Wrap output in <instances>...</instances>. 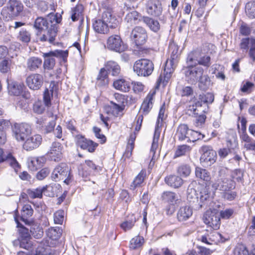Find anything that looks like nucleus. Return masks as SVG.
Returning a JSON list of instances; mask_svg holds the SVG:
<instances>
[{
  "label": "nucleus",
  "instance_id": "nucleus-1",
  "mask_svg": "<svg viewBox=\"0 0 255 255\" xmlns=\"http://www.w3.org/2000/svg\"><path fill=\"white\" fill-rule=\"evenodd\" d=\"M169 52L170 53V58L167 60L165 64L164 70V76L161 75L158 78L157 83L160 84L162 83L164 85L168 82L173 72L177 62L178 53V47L174 43H171L169 46Z\"/></svg>",
  "mask_w": 255,
  "mask_h": 255
},
{
  "label": "nucleus",
  "instance_id": "nucleus-13",
  "mask_svg": "<svg viewBox=\"0 0 255 255\" xmlns=\"http://www.w3.org/2000/svg\"><path fill=\"white\" fill-rule=\"evenodd\" d=\"M107 46L109 49L118 52H122L126 49L121 37L118 35H113L108 38Z\"/></svg>",
  "mask_w": 255,
  "mask_h": 255
},
{
  "label": "nucleus",
  "instance_id": "nucleus-28",
  "mask_svg": "<svg viewBox=\"0 0 255 255\" xmlns=\"http://www.w3.org/2000/svg\"><path fill=\"white\" fill-rule=\"evenodd\" d=\"M190 129L185 124L180 125L177 129L176 137L180 140L187 139Z\"/></svg>",
  "mask_w": 255,
  "mask_h": 255
},
{
  "label": "nucleus",
  "instance_id": "nucleus-56",
  "mask_svg": "<svg viewBox=\"0 0 255 255\" xmlns=\"http://www.w3.org/2000/svg\"><path fill=\"white\" fill-rule=\"evenodd\" d=\"M136 222L135 218L132 217L130 220H126L121 225V228L125 231L130 230L134 226Z\"/></svg>",
  "mask_w": 255,
  "mask_h": 255
},
{
  "label": "nucleus",
  "instance_id": "nucleus-62",
  "mask_svg": "<svg viewBox=\"0 0 255 255\" xmlns=\"http://www.w3.org/2000/svg\"><path fill=\"white\" fill-rule=\"evenodd\" d=\"M234 255H249V251L243 245H238L234 249Z\"/></svg>",
  "mask_w": 255,
  "mask_h": 255
},
{
  "label": "nucleus",
  "instance_id": "nucleus-36",
  "mask_svg": "<svg viewBox=\"0 0 255 255\" xmlns=\"http://www.w3.org/2000/svg\"><path fill=\"white\" fill-rule=\"evenodd\" d=\"M195 175L197 178L206 182H209L211 179L210 173L205 169L199 167H197L195 168Z\"/></svg>",
  "mask_w": 255,
  "mask_h": 255
},
{
  "label": "nucleus",
  "instance_id": "nucleus-55",
  "mask_svg": "<svg viewBox=\"0 0 255 255\" xmlns=\"http://www.w3.org/2000/svg\"><path fill=\"white\" fill-rule=\"evenodd\" d=\"M13 168L16 171L17 168H19V164L15 158L9 153L6 155L5 161Z\"/></svg>",
  "mask_w": 255,
  "mask_h": 255
},
{
  "label": "nucleus",
  "instance_id": "nucleus-47",
  "mask_svg": "<svg viewBox=\"0 0 255 255\" xmlns=\"http://www.w3.org/2000/svg\"><path fill=\"white\" fill-rule=\"evenodd\" d=\"M160 136V132L157 130V128H155L154 135L153 139V142L152 143L150 153L152 154V160L153 159L154 154L156 149L158 147V142Z\"/></svg>",
  "mask_w": 255,
  "mask_h": 255
},
{
  "label": "nucleus",
  "instance_id": "nucleus-15",
  "mask_svg": "<svg viewBox=\"0 0 255 255\" xmlns=\"http://www.w3.org/2000/svg\"><path fill=\"white\" fill-rule=\"evenodd\" d=\"M63 147L57 142H53L47 154L49 158L54 161L61 160L63 155Z\"/></svg>",
  "mask_w": 255,
  "mask_h": 255
},
{
  "label": "nucleus",
  "instance_id": "nucleus-53",
  "mask_svg": "<svg viewBox=\"0 0 255 255\" xmlns=\"http://www.w3.org/2000/svg\"><path fill=\"white\" fill-rule=\"evenodd\" d=\"M11 61L9 59H4L0 62V72L2 73H6L10 70Z\"/></svg>",
  "mask_w": 255,
  "mask_h": 255
},
{
  "label": "nucleus",
  "instance_id": "nucleus-31",
  "mask_svg": "<svg viewBox=\"0 0 255 255\" xmlns=\"http://www.w3.org/2000/svg\"><path fill=\"white\" fill-rule=\"evenodd\" d=\"M42 64V60L38 57H32L27 61V67L31 71H35Z\"/></svg>",
  "mask_w": 255,
  "mask_h": 255
},
{
  "label": "nucleus",
  "instance_id": "nucleus-25",
  "mask_svg": "<svg viewBox=\"0 0 255 255\" xmlns=\"http://www.w3.org/2000/svg\"><path fill=\"white\" fill-rule=\"evenodd\" d=\"M165 182L174 188H178L183 184V179L180 176L175 175H170L165 177Z\"/></svg>",
  "mask_w": 255,
  "mask_h": 255
},
{
  "label": "nucleus",
  "instance_id": "nucleus-4",
  "mask_svg": "<svg viewBox=\"0 0 255 255\" xmlns=\"http://www.w3.org/2000/svg\"><path fill=\"white\" fill-rule=\"evenodd\" d=\"M23 4L19 0H9L6 6L1 11V14L5 18H11L18 16L23 10Z\"/></svg>",
  "mask_w": 255,
  "mask_h": 255
},
{
  "label": "nucleus",
  "instance_id": "nucleus-30",
  "mask_svg": "<svg viewBox=\"0 0 255 255\" xmlns=\"http://www.w3.org/2000/svg\"><path fill=\"white\" fill-rule=\"evenodd\" d=\"M33 210L30 205H25L21 211V220L26 224H29L30 222L28 218L30 217L33 214Z\"/></svg>",
  "mask_w": 255,
  "mask_h": 255
},
{
  "label": "nucleus",
  "instance_id": "nucleus-7",
  "mask_svg": "<svg viewBox=\"0 0 255 255\" xmlns=\"http://www.w3.org/2000/svg\"><path fill=\"white\" fill-rule=\"evenodd\" d=\"M183 70L186 80L191 84H195L204 72L202 68L197 67L192 64H187L186 67L183 68Z\"/></svg>",
  "mask_w": 255,
  "mask_h": 255
},
{
  "label": "nucleus",
  "instance_id": "nucleus-29",
  "mask_svg": "<svg viewBox=\"0 0 255 255\" xmlns=\"http://www.w3.org/2000/svg\"><path fill=\"white\" fill-rule=\"evenodd\" d=\"M93 28L96 32L100 33H105L109 30L108 24L102 19L95 21Z\"/></svg>",
  "mask_w": 255,
  "mask_h": 255
},
{
  "label": "nucleus",
  "instance_id": "nucleus-23",
  "mask_svg": "<svg viewBox=\"0 0 255 255\" xmlns=\"http://www.w3.org/2000/svg\"><path fill=\"white\" fill-rule=\"evenodd\" d=\"M7 88L8 93L10 95L18 96L23 91V85L16 82L7 80Z\"/></svg>",
  "mask_w": 255,
  "mask_h": 255
},
{
  "label": "nucleus",
  "instance_id": "nucleus-39",
  "mask_svg": "<svg viewBox=\"0 0 255 255\" xmlns=\"http://www.w3.org/2000/svg\"><path fill=\"white\" fill-rule=\"evenodd\" d=\"M17 39L24 44H27L30 41L31 34L28 31L21 29L17 34Z\"/></svg>",
  "mask_w": 255,
  "mask_h": 255
},
{
  "label": "nucleus",
  "instance_id": "nucleus-57",
  "mask_svg": "<svg viewBox=\"0 0 255 255\" xmlns=\"http://www.w3.org/2000/svg\"><path fill=\"white\" fill-rule=\"evenodd\" d=\"M190 150V148L189 146L183 145L178 146V148L175 151L174 158L178 157L183 155H185L187 152Z\"/></svg>",
  "mask_w": 255,
  "mask_h": 255
},
{
  "label": "nucleus",
  "instance_id": "nucleus-48",
  "mask_svg": "<svg viewBox=\"0 0 255 255\" xmlns=\"http://www.w3.org/2000/svg\"><path fill=\"white\" fill-rule=\"evenodd\" d=\"M45 187L38 188L33 190H28L27 194L31 198H41Z\"/></svg>",
  "mask_w": 255,
  "mask_h": 255
},
{
  "label": "nucleus",
  "instance_id": "nucleus-63",
  "mask_svg": "<svg viewBox=\"0 0 255 255\" xmlns=\"http://www.w3.org/2000/svg\"><path fill=\"white\" fill-rule=\"evenodd\" d=\"M53 97V91L46 89L43 94V100L45 106L49 107L51 105V99Z\"/></svg>",
  "mask_w": 255,
  "mask_h": 255
},
{
  "label": "nucleus",
  "instance_id": "nucleus-22",
  "mask_svg": "<svg viewBox=\"0 0 255 255\" xmlns=\"http://www.w3.org/2000/svg\"><path fill=\"white\" fill-rule=\"evenodd\" d=\"M109 83L108 72L106 69L102 68L96 78V86L99 88L106 87Z\"/></svg>",
  "mask_w": 255,
  "mask_h": 255
},
{
  "label": "nucleus",
  "instance_id": "nucleus-18",
  "mask_svg": "<svg viewBox=\"0 0 255 255\" xmlns=\"http://www.w3.org/2000/svg\"><path fill=\"white\" fill-rule=\"evenodd\" d=\"M22 230L23 234L21 233V240L20 241V247L26 249L27 251H29L31 253L32 251H37L35 246L32 244L31 241L30 240V238L28 233V229L23 228Z\"/></svg>",
  "mask_w": 255,
  "mask_h": 255
},
{
  "label": "nucleus",
  "instance_id": "nucleus-61",
  "mask_svg": "<svg viewBox=\"0 0 255 255\" xmlns=\"http://www.w3.org/2000/svg\"><path fill=\"white\" fill-rule=\"evenodd\" d=\"M33 110L35 113L41 114L45 111V106L41 101H38L33 104Z\"/></svg>",
  "mask_w": 255,
  "mask_h": 255
},
{
  "label": "nucleus",
  "instance_id": "nucleus-50",
  "mask_svg": "<svg viewBox=\"0 0 255 255\" xmlns=\"http://www.w3.org/2000/svg\"><path fill=\"white\" fill-rule=\"evenodd\" d=\"M46 234L49 238L53 240L58 239L61 236L60 229L58 228H51L47 230Z\"/></svg>",
  "mask_w": 255,
  "mask_h": 255
},
{
  "label": "nucleus",
  "instance_id": "nucleus-49",
  "mask_svg": "<svg viewBox=\"0 0 255 255\" xmlns=\"http://www.w3.org/2000/svg\"><path fill=\"white\" fill-rule=\"evenodd\" d=\"M253 41H255V39L253 38H243L242 40L240 47L243 52H245L246 53L247 52L248 49L253 44Z\"/></svg>",
  "mask_w": 255,
  "mask_h": 255
},
{
  "label": "nucleus",
  "instance_id": "nucleus-3",
  "mask_svg": "<svg viewBox=\"0 0 255 255\" xmlns=\"http://www.w3.org/2000/svg\"><path fill=\"white\" fill-rule=\"evenodd\" d=\"M154 69L152 62L147 59H141L136 61L133 65V70L140 76H148Z\"/></svg>",
  "mask_w": 255,
  "mask_h": 255
},
{
  "label": "nucleus",
  "instance_id": "nucleus-59",
  "mask_svg": "<svg viewBox=\"0 0 255 255\" xmlns=\"http://www.w3.org/2000/svg\"><path fill=\"white\" fill-rule=\"evenodd\" d=\"M203 137L204 135H202L201 133L193 130H190L187 140L193 142L200 139L201 138H203Z\"/></svg>",
  "mask_w": 255,
  "mask_h": 255
},
{
  "label": "nucleus",
  "instance_id": "nucleus-38",
  "mask_svg": "<svg viewBox=\"0 0 255 255\" xmlns=\"http://www.w3.org/2000/svg\"><path fill=\"white\" fill-rule=\"evenodd\" d=\"M201 53L199 51H194L190 53L187 58V64H192L193 65H196L198 64V61L200 60Z\"/></svg>",
  "mask_w": 255,
  "mask_h": 255
},
{
  "label": "nucleus",
  "instance_id": "nucleus-11",
  "mask_svg": "<svg viewBox=\"0 0 255 255\" xmlns=\"http://www.w3.org/2000/svg\"><path fill=\"white\" fill-rule=\"evenodd\" d=\"M202 154L200 157V162L204 166H210L215 162L217 154L215 150L208 146H203L201 147Z\"/></svg>",
  "mask_w": 255,
  "mask_h": 255
},
{
  "label": "nucleus",
  "instance_id": "nucleus-64",
  "mask_svg": "<svg viewBox=\"0 0 255 255\" xmlns=\"http://www.w3.org/2000/svg\"><path fill=\"white\" fill-rule=\"evenodd\" d=\"M64 217V212L63 210H58L54 215V221L55 224H62Z\"/></svg>",
  "mask_w": 255,
  "mask_h": 255
},
{
  "label": "nucleus",
  "instance_id": "nucleus-2",
  "mask_svg": "<svg viewBox=\"0 0 255 255\" xmlns=\"http://www.w3.org/2000/svg\"><path fill=\"white\" fill-rule=\"evenodd\" d=\"M212 187L215 190L221 191L223 194V197L228 200H232L236 196V192L232 191L235 188L234 183L230 179H218L212 183Z\"/></svg>",
  "mask_w": 255,
  "mask_h": 255
},
{
  "label": "nucleus",
  "instance_id": "nucleus-5",
  "mask_svg": "<svg viewBox=\"0 0 255 255\" xmlns=\"http://www.w3.org/2000/svg\"><path fill=\"white\" fill-rule=\"evenodd\" d=\"M53 21H50V27L43 33H37L38 39L41 42L53 43L57 33V24L60 22L56 16H53Z\"/></svg>",
  "mask_w": 255,
  "mask_h": 255
},
{
  "label": "nucleus",
  "instance_id": "nucleus-58",
  "mask_svg": "<svg viewBox=\"0 0 255 255\" xmlns=\"http://www.w3.org/2000/svg\"><path fill=\"white\" fill-rule=\"evenodd\" d=\"M227 146L228 148L234 150L238 146V141L236 134H233L230 138H228L227 141Z\"/></svg>",
  "mask_w": 255,
  "mask_h": 255
},
{
  "label": "nucleus",
  "instance_id": "nucleus-14",
  "mask_svg": "<svg viewBox=\"0 0 255 255\" xmlns=\"http://www.w3.org/2000/svg\"><path fill=\"white\" fill-rule=\"evenodd\" d=\"M42 138L38 134H31L26 137L23 144V148L27 151L32 150L38 147L41 143Z\"/></svg>",
  "mask_w": 255,
  "mask_h": 255
},
{
  "label": "nucleus",
  "instance_id": "nucleus-27",
  "mask_svg": "<svg viewBox=\"0 0 255 255\" xmlns=\"http://www.w3.org/2000/svg\"><path fill=\"white\" fill-rule=\"evenodd\" d=\"M204 112V110L201 109V104L200 101H197L189 105L187 109V114L192 116L199 115Z\"/></svg>",
  "mask_w": 255,
  "mask_h": 255
},
{
  "label": "nucleus",
  "instance_id": "nucleus-44",
  "mask_svg": "<svg viewBox=\"0 0 255 255\" xmlns=\"http://www.w3.org/2000/svg\"><path fill=\"white\" fill-rule=\"evenodd\" d=\"M199 87L202 90H206L210 85V80L207 75H202L198 79Z\"/></svg>",
  "mask_w": 255,
  "mask_h": 255
},
{
  "label": "nucleus",
  "instance_id": "nucleus-40",
  "mask_svg": "<svg viewBox=\"0 0 255 255\" xmlns=\"http://www.w3.org/2000/svg\"><path fill=\"white\" fill-rule=\"evenodd\" d=\"M102 20L106 23H116L117 21L115 16L113 15L112 10L111 9H107L105 10L102 15Z\"/></svg>",
  "mask_w": 255,
  "mask_h": 255
},
{
  "label": "nucleus",
  "instance_id": "nucleus-43",
  "mask_svg": "<svg viewBox=\"0 0 255 255\" xmlns=\"http://www.w3.org/2000/svg\"><path fill=\"white\" fill-rule=\"evenodd\" d=\"M144 243V239L142 237L137 236L133 238L130 241L129 248L135 250L141 247Z\"/></svg>",
  "mask_w": 255,
  "mask_h": 255
},
{
  "label": "nucleus",
  "instance_id": "nucleus-35",
  "mask_svg": "<svg viewBox=\"0 0 255 255\" xmlns=\"http://www.w3.org/2000/svg\"><path fill=\"white\" fill-rule=\"evenodd\" d=\"M106 71L112 73L113 76L118 75L121 71L120 66L114 61H109L105 65Z\"/></svg>",
  "mask_w": 255,
  "mask_h": 255
},
{
  "label": "nucleus",
  "instance_id": "nucleus-60",
  "mask_svg": "<svg viewBox=\"0 0 255 255\" xmlns=\"http://www.w3.org/2000/svg\"><path fill=\"white\" fill-rule=\"evenodd\" d=\"M161 198L165 202H173L175 201L176 196L174 193L166 191L162 194Z\"/></svg>",
  "mask_w": 255,
  "mask_h": 255
},
{
  "label": "nucleus",
  "instance_id": "nucleus-42",
  "mask_svg": "<svg viewBox=\"0 0 255 255\" xmlns=\"http://www.w3.org/2000/svg\"><path fill=\"white\" fill-rule=\"evenodd\" d=\"M245 12L247 16L251 18H255V2H249L246 5Z\"/></svg>",
  "mask_w": 255,
  "mask_h": 255
},
{
  "label": "nucleus",
  "instance_id": "nucleus-33",
  "mask_svg": "<svg viewBox=\"0 0 255 255\" xmlns=\"http://www.w3.org/2000/svg\"><path fill=\"white\" fill-rule=\"evenodd\" d=\"M143 21L154 32H157L160 27L159 22L149 17H143Z\"/></svg>",
  "mask_w": 255,
  "mask_h": 255
},
{
  "label": "nucleus",
  "instance_id": "nucleus-32",
  "mask_svg": "<svg viewBox=\"0 0 255 255\" xmlns=\"http://www.w3.org/2000/svg\"><path fill=\"white\" fill-rule=\"evenodd\" d=\"M145 175L146 171L145 170H141L132 181L130 186V189L134 190L136 187L140 186L144 180Z\"/></svg>",
  "mask_w": 255,
  "mask_h": 255
},
{
  "label": "nucleus",
  "instance_id": "nucleus-41",
  "mask_svg": "<svg viewBox=\"0 0 255 255\" xmlns=\"http://www.w3.org/2000/svg\"><path fill=\"white\" fill-rule=\"evenodd\" d=\"M191 173V168L190 165L186 164L180 165L177 169V173L182 177L189 176Z\"/></svg>",
  "mask_w": 255,
  "mask_h": 255
},
{
  "label": "nucleus",
  "instance_id": "nucleus-34",
  "mask_svg": "<svg viewBox=\"0 0 255 255\" xmlns=\"http://www.w3.org/2000/svg\"><path fill=\"white\" fill-rule=\"evenodd\" d=\"M82 141H79V145L84 149L88 150L89 152H94L96 147L98 146V144L94 143L90 140L82 138Z\"/></svg>",
  "mask_w": 255,
  "mask_h": 255
},
{
  "label": "nucleus",
  "instance_id": "nucleus-8",
  "mask_svg": "<svg viewBox=\"0 0 255 255\" xmlns=\"http://www.w3.org/2000/svg\"><path fill=\"white\" fill-rule=\"evenodd\" d=\"M68 55V52L67 50L63 51L61 50H56L43 53V56L45 58L43 64L44 68L48 70H51L54 68L55 64V60L53 57V56L61 57L65 60V59L67 58Z\"/></svg>",
  "mask_w": 255,
  "mask_h": 255
},
{
  "label": "nucleus",
  "instance_id": "nucleus-52",
  "mask_svg": "<svg viewBox=\"0 0 255 255\" xmlns=\"http://www.w3.org/2000/svg\"><path fill=\"white\" fill-rule=\"evenodd\" d=\"M138 17V13L136 11H132L128 13L125 17V20L131 24H135Z\"/></svg>",
  "mask_w": 255,
  "mask_h": 255
},
{
  "label": "nucleus",
  "instance_id": "nucleus-19",
  "mask_svg": "<svg viewBox=\"0 0 255 255\" xmlns=\"http://www.w3.org/2000/svg\"><path fill=\"white\" fill-rule=\"evenodd\" d=\"M156 94L155 89L151 90L144 100L140 108V111L144 115H147L153 106L154 97Z\"/></svg>",
  "mask_w": 255,
  "mask_h": 255
},
{
  "label": "nucleus",
  "instance_id": "nucleus-16",
  "mask_svg": "<svg viewBox=\"0 0 255 255\" xmlns=\"http://www.w3.org/2000/svg\"><path fill=\"white\" fill-rule=\"evenodd\" d=\"M43 76L39 74H31L26 80L28 87L33 90H37L40 88L43 84Z\"/></svg>",
  "mask_w": 255,
  "mask_h": 255
},
{
  "label": "nucleus",
  "instance_id": "nucleus-9",
  "mask_svg": "<svg viewBox=\"0 0 255 255\" xmlns=\"http://www.w3.org/2000/svg\"><path fill=\"white\" fill-rule=\"evenodd\" d=\"M204 223L214 230H217L220 226V215L215 209L207 210L204 215Z\"/></svg>",
  "mask_w": 255,
  "mask_h": 255
},
{
  "label": "nucleus",
  "instance_id": "nucleus-12",
  "mask_svg": "<svg viewBox=\"0 0 255 255\" xmlns=\"http://www.w3.org/2000/svg\"><path fill=\"white\" fill-rule=\"evenodd\" d=\"M130 38L136 45H142L146 42L147 35L145 30L141 27L136 26L130 33Z\"/></svg>",
  "mask_w": 255,
  "mask_h": 255
},
{
  "label": "nucleus",
  "instance_id": "nucleus-6",
  "mask_svg": "<svg viewBox=\"0 0 255 255\" xmlns=\"http://www.w3.org/2000/svg\"><path fill=\"white\" fill-rule=\"evenodd\" d=\"M51 177L55 181L61 180L66 184H69L71 181V175L68 166L63 163L58 165L54 169Z\"/></svg>",
  "mask_w": 255,
  "mask_h": 255
},
{
  "label": "nucleus",
  "instance_id": "nucleus-26",
  "mask_svg": "<svg viewBox=\"0 0 255 255\" xmlns=\"http://www.w3.org/2000/svg\"><path fill=\"white\" fill-rule=\"evenodd\" d=\"M113 85L116 89L124 92H128L130 89L129 82L124 79H120L114 81Z\"/></svg>",
  "mask_w": 255,
  "mask_h": 255
},
{
  "label": "nucleus",
  "instance_id": "nucleus-17",
  "mask_svg": "<svg viewBox=\"0 0 255 255\" xmlns=\"http://www.w3.org/2000/svg\"><path fill=\"white\" fill-rule=\"evenodd\" d=\"M146 9L149 14L154 16L160 15L162 11L161 4L157 0H148L146 5Z\"/></svg>",
  "mask_w": 255,
  "mask_h": 255
},
{
  "label": "nucleus",
  "instance_id": "nucleus-45",
  "mask_svg": "<svg viewBox=\"0 0 255 255\" xmlns=\"http://www.w3.org/2000/svg\"><path fill=\"white\" fill-rule=\"evenodd\" d=\"M241 139L244 148L247 150H251L254 143V142H252V138L247 133H243L241 136Z\"/></svg>",
  "mask_w": 255,
  "mask_h": 255
},
{
  "label": "nucleus",
  "instance_id": "nucleus-20",
  "mask_svg": "<svg viewBox=\"0 0 255 255\" xmlns=\"http://www.w3.org/2000/svg\"><path fill=\"white\" fill-rule=\"evenodd\" d=\"M187 199L189 202L196 206V208H200L202 207L199 201L198 194L196 190L193 187V184L190 185L187 189Z\"/></svg>",
  "mask_w": 255,
  "mask_h": 255
},
{
  "label": "nucleus",
  "instance_id": "nucleus-24",
  "mask_svg": "<svg viewBox=\"0 0 255 255\" xmlns=\"http://www.w3.org/2000/svg\"><path fill=\"white\" fill-rule=\"evenodd\" d=\"M192 214V209L189 206H183L178 211L177 219L179 221L183 222L188 219Z\"/></svg>",
  "mask_w": 255,
  "mask_h": 255
},
{
  "label": "nucleus",
  "instance_id": "nucleus-21",
  "mask_svg": "<svg viewBox=\"0 0 255 255\" xmlns=\"http://www.w3.org/2000/svg\"><path fill=\"white\" fill-rule=\"evenodd\" d=\"M53 16L55 15H51L50 16V20L48 21L47 19L44 18L42 17H37L34 22V27L39 31L45 30L50 27L51 22L53 21L52 19Z\"/></svg>",
  "mask_w": 255,
  "mask_h": 255
},
{
  "label": "nucleus",
  "instance_id": "nucleus-46",
  "mask_svg": "<svg viewBox=\"0 0 255 255\" xmlns=\"http://www.w3.org/2000/svg\"><path fill=\"white\" fill-rule=\"evenodd\" d=\"M199 100L201 104H211L214 100V96L211 93H207L206 94H200L199 96Z\"/></svg>",
  "mask_w": 255,
  "mask_h": 255
},
{
  "label": "nucleus",
  "instance_id": "nucleus-37",
  "mask_svg": "<svg viewBox=\"0 0 255 255\" xmlns=\"http://www.w3.org/2000/svg\"><path fill=\"white\" fill-rule=\"evenodd\" d=\"M44 161L42 157L34 158L29 163V168L32 171H36L42 166Z\"/></svg>",
  "mask_w": 255,
  "mask_h": 255
},
{
  "label": "nucleus",
  "instance_id": "nucleus-10",
  "mask_svg": "<svg viewBox=\"0 0 255 255\" xmlns=\"http://www.w3.org/2000/svg\"><path fill=\"white\" fill-rule=\"evenodd\" d=\"M13 132L17 141H23L31 133V128L30 125L26 123L15 124Z\"/></svg>",
  "mask_w": 255,
  "mask_h": 255
},
{
  "label": "nucleus",
  "instance_id": "nucleus-54",
  "mask_svg": "<svg viewBox=\"0 0 255 255\" xmlns=\"http://www.w3.org/2000/svg\"><path fill=\"white\" fill-rule=\"evenodd\" d=\"M210 195L208 189L206 186H201L200 188V198L199 201L200 204H202L209 198Z\"/></svg>",
  "mask_w": 255,
  "mask_h": 255
},
{
  "label": "nucleus",
  "instance_id": "nucleus-51",
  "mask_svg": "<svg viewBox=\"0 0 255 255\" xmlns=\"http://www.w3.org/2000/svg\"><path fill=\"white\" fill-rule=\"evenodd\" d=\"M83 11V7L82 5H77L72 11L71 18L73 21L78 20L81 16Z\"/></svg>",
  "mask_w": 255,
  "mask_h": 255
}]
</instances>
